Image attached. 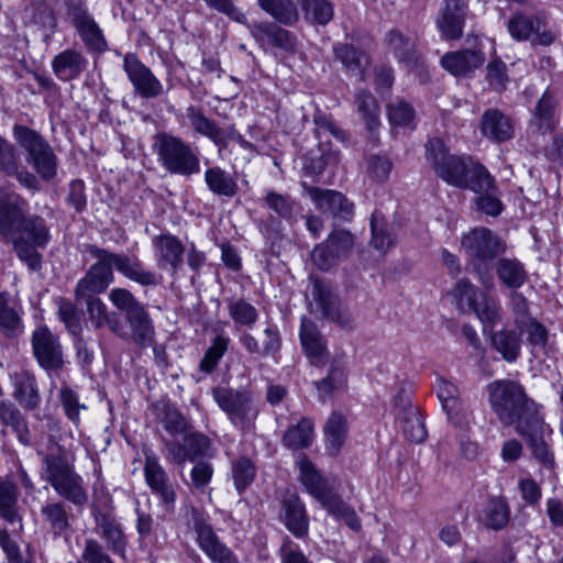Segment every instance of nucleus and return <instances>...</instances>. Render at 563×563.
<instances>
[{
	"label": "nucleus",
	"instance_id": "nucleus-1",
	"mask_svg": "<svg viewBox=\"0 0 563 563\" xmlns=\"http://www.w3.org/2000/svg\"><path fill=\"white\" fill-rule=\"evenodd\" d=\"M87 252L96 263L89 267L75 287L74 296L77 302L104 292L114 280L113 268L143 287H155L162 280L161 275L147 269L135 255L113 253L93 244L87 245Z\"/></svg>",
	"mask_w": 563,
	"mask_h": 563
},
{
	"label": "nucleus",
	"instance_id": "nucleus-2",
	"mask_svg": "<svg viewBox=\"0 0 563 563\" xmlns=\"http://www.w3.org/2000/svg\"><path fill=\"white\" fill-rule=\"evenodd\" d=\"M426 159L435 175L451 186L481 191L493 186V176L470 157L451 154L443 140L429 139L424 144Z\"/></svg>",
	"mask_w": 563,
	"mask_h": 563
},
{
	"label": "nucleus",
	"instance_id": "nucleus-3",
	"mask_svg": "<svg viewBox=\"0 0 563 563\" xmlns=\"http://www.w3.org/2000/svg\"><path fill=\"white\" fill-rule=\"evenodd\" d=\"M489 407L503 426L515 428L517 432L541 417L542 406L527 395L518 380L495 379L486 386Z\"/></svg>",
	"mask_w": 563,
	"mask_h": 563
},
{
	"label": "nucleus",
	"instance_id": "nucleus-4",
	"mask_svg": "<svg viewBox=\"0 0 563 563\" xmlns=\"http://www.w3.org/2000/svg\"><path fill=\"white\" fill-rule=\"evenodd\" d=\"M41 476L60 497L75 506L82 507L88 503L89 497L84 479L75 472L62 446L51 448L44 454Z\"/></svg>",
	"mask_w": 563,
	"mask_h": 563
},
{
	"label": "nucleus",
	"instance_id": "nucleus-5",
	"mask_svg": "<svg viewBox=\"0 0 563 563\" xmlns=\"http://www.w3.org/2000/svg\"><path fill=\"white\" fill-rule=\"evenodd\" d=\"M462 250L485 287L493 286L490 271L495 258L506 252V242L490 229L477 227L463 235Z\"/></svg>",
	"mask_w": 563,
	"mask_h": 563
},
{
	"label": "nucleus",
	"instance_id": "nucleus-6",
	"mask_svg": "<svg viewBox=\"0 0 563 563\" xmlns=\"http://www.w3.org/2000/svg\"><path fill=\"white\" fill-rule=\"evenodd\" d=\"M18 258L31 271L42 268V255L37 249H45L51 241V230L44 218L38 214L26 216L10 238Z\"/></svg>",
	"mask_w": 563,
	"mask_h": 563
},
{
	"label": "nucleus",
	"instance_id": "nucleus-7",
	"mask_svg": "<svg viewBox=\"0 0 563 563\" xmlns=\"http://www.w3.org/2000/svg\"><path fill=\"white\" fill-rule=\"evenodd\" d=\"M13 137L25 153V161L44 180L53 179L57 174V156L48 141L36 130L15 124Z\"/></svg>",
	"mask_w": 563,
	"mask_h": 563
},
{
	"label": "nucleus",
	"instance_id": "nucleus-8",
	"mask_svg": "<svg viewBox=\"0 0 563 563\" xmlns=\"http://www.w3.org/2000/svg\"><path fill=\"white\" fill-rule=\"evenodd\" d=\"M154 148L167 172L181 176L199 173L200 161L196 150L180 137L166 132L158 133L155 135Z\"/></svg>",
	"mask_w": 563,
	"mask_h": 563
},
{
	"label": "nucleus",
	"instance_id": "nucleus-9",
	"mask_svg": "<svg viewBox=\"0 0 563 563\" xmlns=\"http://www.w3.org/2000/svg\"><path fill=\"white\" fill-rule=\"evenodd\" d=\"M188 526L196 534V542L201 552L212 563H240L238 555L216 533L202 510L189 509Z\"/></svg>",
	"mask_w": 563,
	"mask_h": 563
},
{
	"label": "nucleus",
	"instance_id": "nucleus-10",
	"mask_svg": "<svg viewBox=\"0 0 563 563\" xmlns=\"http://www.w3.org/2000/svg\"><path fill=\"white\" fill-rule=\"evenodd\" d=\"M212 397L218 406L228 415L233 424L247 428L257 416L252 393L245 388H212Z\"/></svg>",
	"mask_w": 563,
	"mask_h": 563
},
{
	"label": "nucleus",
	"instance_id": "nucleus-11",
	"mask_svg": "<svg viewBox=\"0 0 563 563\" xmlns=\"http://www.w3.org/2000/svg\"><path fill=\"white\" fill-rule=\"evenodd\" d=\"M67 14L88 51L97 53L107 51L108 44L103 32L89 13L84 2H68Z\"/></svg>",
	"mask_w": 563,
	"mask_h": 563
},
{
	"label": "nucleus",
	"instance_id": "nucleus-12",
	"mask_svg": "<svg viewBox=\"0 0 563 563\" xmlns=\"http://www.w3.org/2000/svg\"><path fill=\"white\" fill-rule=\"evenodd\" d=\"M32 350L38 365L45 371H59L64 366L63 347L57 335L47 327L36 328L31 338Z\"/></svg>",
	"mask_w": 563,
	"mask_h": 563
},
{
	"label": "nucleus",
	"instance_id": "nucleus-13",
	"mask_svg": "<svg viewBox=\"0 0 563 563\" xmlns=\"http://www.w3.org/2000/svg\"><path fill=\"white\" fill-rule=\"evenodd\" d=\"M123 69L134 88V92L141 98L154 99L164 93L161 80L135 54L124 56Z\"/></svg>",
	"mask_w": 563,
	"mask_h": 563
},
{
	"label": "nucleus",
	"instance_id": "nucleus-14",
	"mask_svg": "<svg viewBox=\"0 0 563 563\" xmlns=\"http://www.w3.org/2000/svg\"><path fill=\"white\" fill-rule=\"evenodd\" d=\"M299 481L306 490L325 508L339 495L333 483L323 477L307 455L297 461Z\"/></svg>",
	"mask_w": 563,
	"mask_h": 563
},
{
	"label": "nucleus",
	"instance_id": "nucleus-15",
	"mask_svg": "<svg viewBox=\"0 0 563 563\" xmlns=\"http://www.w3.org/2000/svg\"><path fill=\"white\" fill-rule=\"evenodd\" d=\"M299 481L306 490L325 508L339 495L333 483L323 477L307 455L297 461Z\"/></svg>",
	"mask_w": 563,
	"mask_h": 563
},
{
	"label": "nucleus",
	"instance_id": "nucleus-16",
	"mask_svg": "<svg viewBox=\"0 0 563 563\" xmlns=\"http://www.w3.org/2000/svg\"><path fill=\"white\" fill-rule=\"evenodd\" d=\"M299 481L306 490L325 508L339 495L333 483L323 477L307 455L297 461Z\"/></svg>",
	"mask_w": 563,
	"mask_h": 563
},
{
	"label": "nucleus",
	"instance_id": "nucleus-17",
	"mask_svg": "<svg viewBox=\"0 0 563 563\" xmlns=\"http://www.w3.org/2000/svg\"><path fill=\"white\" fill-rule=\"evenodd\" d=\"M97 534L104 541L109 551L122 559L126 558L128 538L122 525L110 510L92 509Z\"/></svg>",
	"mask_w": 563,
	"mask_h": 563
},
{
	"label": "nucleus",
	"instance_id": "nucleus-18",
	"mask_svg": "<svg viewBox=\"0 0 563 563\" xmlns=\"http://www.w3.org/2000/svg\"><path fill=\"white\" fill-rule=\"evenodd\" d=\"M305 190L321 212L342 221L352 219L354 206L343 194L313 186H305Z\"/></svg>",
	"mask_w": 563,
	"mask_h": 563
},
{
	"label": "nucleus",
	"instance_id": "nucleus-19",
	"mask_svg": "<svg viewBox=\"0 0 563 563\" xmlns=\"http://www.w3.org/2000/svg\"><path fill=\"white\" fill-rule=\"evenodd\" d=\"M144 477L147 486L161 503L167 508H173L176 501V493L165 468L158 457L153 453H145Z\"/></svg>",
	"mask_w": 563,
	"mask_h": 563
},
{
	"label": "nucleus",
	"instance_id": "nucleus-20",
	"mask_svg": "<svg viewBox=\"0 0 563 563\" xmlns=\"http://www.w3.org/2000/svg\"><path fill=\"white\" fill-rule=\"evenodd\" d=\"M507 26L510 35L517 41H527L534 35L533 44L548 46L555 40V35L545 27L539 16L518 13L508 21Z\"/></svg>",
	"mask_w": 563,
	"mask_h": 563
},
{
	"label": "nucleus",
	"instance_id": "nucleus-21",
	"mask_svg": "<svg viewBox=\"0 0 563 563\" xmlns=\"http://www.w3.org/2000/svg\"><path fill=\"white\" fill-rule=\"evenodd\" d=\"M156 265L162 271L176 273L184 263L185 245L170 233L156 235L152 239Z\"/></svg>",
	"mask_w": 563,
	"mask_h": 563
},
{
	"label": "nucleus",
	"instance_id": "nucleus-22",
	"mask_svg": "<svg viewBox=\"0 0 563 563\" xmlns=\"http://www.w3.org/2000/svg\"><path fill=\"white\" fill-rule=\"evenodd\" d=\"M434 389L449 420L455 424L465 422L470 416V410L467 404L460 397L457 386L443 377H439Z\"/></svg>",
	"mask_w": 563,
	"mask_h": 563
},
{
	"label": "nucleus",
	"instance_id": "nucleus-23",
	"mask_svg": "<svg viewBox=\"0 0 563 563\" xmlns=\"http://www.w3.org/2000/svg\"><path fill=\"white\" fill-rule=\"evenodd\" d=\"M549 429V426L544 421L543 415L536 420L531 421L523 428L517 431V433L526 439L529 448L532 451L533 456L545 467H554V455L549 444L544 441V432Z\"/></svg>",
	"mask_w": 563,
	"mask_h": 563
},
{
	"label": "nucleus",
	"instance_id": "nucleus-24",
	"mask_svg": "<svg viewBox=\"0 0 563 563\" xmlns=\"http://www.w3.org/2000/svg\"><path fill=\"white\" fill-rule=\"evenodd\" d=\"M249 27L253 37L260 43L267 42L289 54H295L298 49L297 36L275 23L260 22L253 23Z\"/></svg>",
	"mask_w": 563,
	"mask_h": 563
},
{
	"label": "nucleus",
	"instance_id": "nucleus-25",
	"mask_svg": "<svg viewBox=\"0 0 563 563\" xmlns=\"http://www.w3.org/2000/svg\"><path fill=\"white\" fill-rule=\"evenodd\" d=\"M82 301L86 302L89 321L95 329L99 330L107 327L120 339L128 338V332L120 314L115 311H110L99 297L84 298Z\"/></svg>",
	"mask_w": 563,
	"mask_h": 563
},
{
	"label": "nucleus",
	"instance_id": "nucleus-26",
	"mask_svg": "<svg viewBox=\"0 0 563 563\" xmlns=\"http://www.w3.org/2000/svg\"><path fill=\"white\" fill-rule=\"evenodd\" d=\"M13 391L12 397L25 411H34L40 408L42 396L36 377L29 371L15 372L11 376Z\"/></svg>",
	"mask_w": 563,
	"mask_h": 563
},
{
	"label": "nucleus",
	"instance_id": "nucleus-27",
	"mask_svg": "<svg viewBox=\"0 0 563 563\" xmlns=\"http://www.w3.org/2000/svg\"><path fill=\"white\" fill-rule=\"evenodd\" d=\"M26 201L18 195H2L0 197V235L10 240L22 223L26 214Z\"/></svg>",
	"mask_w": 563,
	"mask_h": 563
},
{
	"label": "nucleus",
	"instance_id": "nucleus-28",
	"mask_svg": "<svg viewBox=\"0 0 563 563\" xmlns=\"http://www.w3.org/2000/svg\"><path fill=\"white\" fill-rule=\"evenodd\" d=\"M88 59L77 49L67 48L57 54L52 60V69L62 81L77 79L87 69Z\"/></svg>",
	"mask_w": 563,
	"mask_h": 563
},
{
	"label": "nucleus",
	"instance_id": "nucleus-29",
	"mask_svg": "<svg viewBox=\"0 0 563 563\" xmlns=\"http://www.w3.org/2000/svg\"><path fill=\"white\" fill-rule=\"evenodd\" d=\"M483 135L495 142H506L514 137L515 128L509 117L498 109H488L482 115Z\"/></svg>",
	"mask_w": 563,
	"mask_h": 563
},
{
	"label": "nucleus",
	"instance_id": "nucleus-30",
	"mask_svg": "<svg viewBox=\"0 0 563 563\" xmlns=\"http://www.w3.org/2000/svg\"><path fill=\"white\" fill-rule=\"evenodd\" d=\"M489 341L492 349L497 352L504 361L515 363L519 358L522 339L517 328L510 329L505 327L500 330L493 331Z\"/></svg>",
	"mask_w": 563,
	"mask_h": 563
},
{
	"label": "nucleus",
	"instance_id": "nucleus-31",
	"mask_svg": "<svg viewBox=\"0 0 563 563\" xmlns=\"http://www.w3.org/2000/svg\"><path fill=\"white\" fill-rule=\"evenodd\" d=\"M0 423L10 428L22 445H31L32 435L27 420L21 410L8 399L0 401Z\"/></svg>",
	"mask_w": 563,
	"mask_h": 563
},
{
	"label": "nucleus",
	"instance_id": "nucleus-32",
	"mask_svg": "<svg viewBox=\"0 0 563 563\" xmlns=\"http://www.w3.org/2000/svg\"><path fill=\"white\" fill-rule=\"evenodd\" d=\"M485 58L482 52L463 49L445 54L441 65L455 76H466L478 68Z\"/></svg>",
	"mask_w": 563,
	"mask_h": 563
},
{
	"label": "nucleus",
	"instance_id": "nucleus-33",
	"mask_svg": "<svg viewBox=\"0 0 563 563\" xmlns=\"http://www.w3.org/2000/svg\"><path fill=\"white\" fill-rule=\"evenodd\" d=\"M125 320L130 327V331H126L128 338L125 340H131L141 347H147L154 343L155 329L145 307L134 313H130Z\"/></svg>",
	"mask_w": 563,
	"mask_h": 563
},
{
	"label": "nucleus",
	"instance_id": "nucleus-34",
	"mask_svg": "<svg viewBox=\"0 0 563 563\" xmlns=\"http://www.w3.org/2000/svg\"><path fill=\"white\" fill-rule=\"evenodd\" d=\"M283 509L287 529L296 538L306 537L309 529V518L300 498L297 495L288 496L283 503Z\"/></svg>",
	"mask_w": 563,
	"mask_h": 563
},
{
	"label": "nucleus",
	"instance_id": "nucleus-35",
	"mask_svg": "<svg viewBox=\"0 0 563 563\" xmlns=\"http://www.w3.org/2000/svg\"><path fill=\"white\" fill-rule=\"evenodd\" d=\"M466 2L464 0H445L442 18L439 26L448 38H459L462 35L466 15Z\"/></svg>",
	"mask_w": 563,
	"mask_h": 563
},
{
	"label": "nucleus",
	"instance_id": "nucleus-36",
	"mask_svg": "<svg viewBox=\"0 0 563 563\" xmlns=\"http://www.w3.org/2000/svg\"><path fill=\"white\" fill-rule=\"evenodd\" d=\"M302 347L314 365H319L325 354V342L313 321L303 318L300 328Z\"/></svg>",
	"mask_w": 563,
	"mask_h": 563
},
{
	"label": "nucleus",
	"instance_id": "nucleus-37",
	"mask_svg": "<svg viewBox=\"0 0 563 563\" xmlns=\"http://www.w3.org/2000/svg\"><path fill=\"white\" fill-rule=\"evenodd\" d=\"M314 439L313 421L301 418L296 424H291L284 432L282 443L289 450L297 451L309 448Z\"/></svg>",
	"mask_w": 563,
	"mask_h": 563
},
{
	"label": "nucleus",
	"instance_id": "nucleus-38",
	"mask_svg": "<svg viewBox=\"0 0 563 563\" xmlns=\"http://www.w3.org/2000/svg\"><path fill=\"white\" fill-rule=\"evenodd\" d=\"M555 108L556 101L554 96L549 90H545L534 107L530 120L531 125L536 126L543 134L552 132L556 126L554 119Z\"/></svg>",
	"mask_w": 563,
	"mask_h": 563
},
{
	"label": "nucleus",
	"instance_id": "nucleus-39",
	"mask_svg": "<svg viewBox=\"0 0 563 563\" xmlns=\"http://www.w3.org/2000/svg\"><path fill=\"white\" fill-rule=\"evenodd\" d=\"M205 181L208 189L217 196L232 198L239 191L236 178L219 166L206 169Z\"/></svg>",
	"mask_w": 563,
	"mask_h": 563
},
{
	"label": "nucleus",
	"instance_id": "nucleus-40",
	"mask_svg": "<svg viewBox=\"0 0 563 563\" xmlns=\"http://www.w3.org/2000/svg\"><path fill=\"white\" fill-rule=\"evenodd\" d=\"M499 282L511 289H518L528 280L525 265L517 258L501 257L496 264Z\"/></svg>",
	"mask_w": 563,
	"mask_h": 563
},
{
	"label": "nucleus",
	"instance_id": "nucleus-41",
	"mask_svg": "<svg viewBox=\"0 0 563 563\" xmlns=\"http://www.w3.org/2000/svg\"><path fill=\"white\" fill-rule=\"evenodd\" d=\"M19 490L15 484L0 482V517L8 523L19 525V531L23 529L22 517L18 507Z\"/></svg>",
	"mask_w": 563,
	"mask_h": 563
},
{
	"label": "nucleus",
	"instance_id": "nucleus-42",
	"mask_svg": "<svg viewBox=\"0 0 563 563\" xmlns=\"http://www.w3.org/2000/svg\"><path fill=\"white\" fill-rule=\"evenodd\" d=\"M385 43L400 63L413 66L418 62L415 41L398 30H390L385 37Z\"/></svg>",
	"mask_w": 563,
	"mask_h": 563
},
{
	"label": "nucleus",
	"instance_id": "nucleus-43",
	"mask_svg": "<svg viewBox=\"0 0 563 563\" xmlns=\"http://www.w3.org/2000/svg\"><path fill=\"white\" fill-rule=\"evenodd\" d=\"M21 311L12 300L9 292H0V331L7 336H14L22 332Z\"/></svg>",
	"mask_w": 563,
	"mask_h": 563
},
{
	"label": "nucleus",
	"instance_id": "nucleus-44",
	"mask_svg": "<svg viewBox=\"0 0 563 563\" xmlns=\"http://www.w3.org/2000/svg\"><path fill=\"white\" fill-rule=\"evenodd\" d=\"M41 515L55 537L62 536L70 529V514L62 501L44 504L41 508Z\"/></svg>",
	"mask_w": 563,
	"mask_h": 563
},
{
	"label": "nucleus",
	"instance_id": "nucleus-45",
	"mask_svg": "<svg viewBox=\"0 0 563 563\" xmlns=\"http://www.w3.org/2000/svg\"><path fill=\"white\" fill-rule=\"evenodd\" d=\"M323 431L327 450L331 455H336L347 435L346 418L340 412H332L324 424Z\"/></svg>",
	"mask_w": 563,
	"mask_h": 563
},
{
	"label": "nucleus",
	"instance_id": "nucleus-46",
	"mask_svg": "<svg viewBox=\"0 0 563 563\" xmlns=\"http://www.w3.org/2000/svg\"><path fill=\"white\" fill-rule=\"evenodd\" d=\"M185 115L196 133L208 137L214 145L221 143L222 128L207 118L200 108L189 106Z\"/></svg>",
	"mask_w": 563,
	"mask_h": 563
},
{
	"label": "nucleus",
	"instance_id": "nucleus-47",
	"mask_svg": "<svg viewBox=\"0 0 563 563\" xmlns=\"http://www.w3.org/2000/svg\"><path fill=\"white\" fill-rule=\"evenodd\" d=\"M305 20L313 25H327L334 16L333 4L329 0H299Z\"/></svg>",
	"mask_w": 563,
	"mask_h": 563
},
{
	"label": "nucleus",
	"instance_id": "nucleus-48",
	"mask_svg": "<svg viewBox=\"0 0 563 563\" xmlns=\"http://www.w3.org/2000/svg\"><path fill=\"white\" fill-rule=\"evenodd\" d=\"M456 308L462 312L473 311L483 294L467 279L456 282L450 291Z\"/></svg>",
	"mask_w": 563,
	"mask_h": 563
},
{
	"label": "nucleus",
	"instance_id": "nucleus-49",
	"mask_svg": "<svg viewBox=\"0 0 563 563\" xmlns=\"http://www.w3.org/2000/svg\"><path fill=\"white\" fill-rule=\"evenodd\" d=\"M258 4L282 24L292 25L299 19L297 8L291 0H258Z\"/></svg>",
	"mask_w": 563,
	"mask_h": 563
},
{
	"label": "nucleus",
	"instance_id": "nucleus-50",
	"mask_svg": "<svg viewBox=\"0 0 563 563\" xmlns=\"http://www.w3.org/2000/svg\"><path fill=\"white\" fill-rule=\"evenodd\" d=\"M357 111L362 114L363 121L368 131H375L379 124V106L375 97L365 90H358L355 95Z\"/></svg>",
	"mask_w": 563,
	"mask_h": 563
},
{
	"label": "nucleus",
	"instance_id": "nucleus-51",
	"mask_svg": "<svg viewBox=\"0 0 563 563\" xmlns=\"http://www.w3.org/2000/svg\"><path fill=\"white\" fill-rule=\"evenodd\" d=\"M345 383V365L342 361L334 360L329 368L328 375L319 382H314L316 388L322 401L335 389L341 388Z\"/></svg>",
	"mask_w": 563,
	"mask_h": 563
},
{
	"label": "nucleus",
	"instance_id": "nucleus-52",
	"mask_svg": "<svg viewBox=\"0 0 563 563\" xmlns=\"http://www.w3.org/2000/svg\"><path fill=\"white\" fill-rule=\"evenodd\" d=\"M520 336L526 335V341L532 354L544 351L548 344L549 332L547 328L536 318L528 320L517 328Z\"/></svg>",
	"mask_w": 563,
	"mask_h": 563
},
{
	"label": "nucleus",
	"instance_id": "nucleus-53",
	"mask_svg": "<svg viewBox=\"0 0 563 563\" xmlns=\"http://www.w3.org/2000/svg\"><path fill=\"white\" fill-rule=\"evenodd\" d=\"M228 311L236 327L242 325L252 329L258 319L257 309L242 298L236 300L230 299L228 301Z\"/></svg>",
	"mask_w": 563,
	"mask_h": 563
},
{
	"label": "nucleus",
	"instance_id": "nucleus-54",
	"mask_svg": "<svg viewBox=\"0 0 563 563\" xmlns=\"http://www.w3.org/2000/svg\"><path fill=\"white\" fill-rule=\"evenodd\" d=\"M473 312L482 321L484 329H493L503 320V308L497 298L482 296Z\"/></svg>",
	"mask_w": 563,
	"mask_h": 563
},
{
	"label": "nucleus",
	"instance_id": "nucleus-55",
	"mask_svg": "<svg viewBox=\"0 0 563 563\" xmlns=\"http://www.w3.org/2000/svg\"><path fill=\"white\" fill-rule=\"evenodd\" d=\"M510 510L504 498L490 499L484 510V523L493 530L503 529L509 521Z\"/></svg>",
	"mask_w": 563,
	"mask_h": 563
},
{
	"label": "nucleus",
	"instance_id": "nucleus-56",
	"mask_svg": "<svg viewBox=\"0 0 563 563\" xmlns=\"http://www.w3.org/2000/svg\"><path fill=\"white\" fill-rule=\"evenodd\" d=\"M333 52L347 70L362 75L364 64L367 63V58L362 51L350 44L338 43L333 46Z\"/></svg>",
	"mask_w": 563,
	"mask_h": 563
},
{
	"label": "nucleus",
	"instance_id": "nucleus-57",
	"mask_svg": "<svg viewBox=\"0 0 563 563\" xmlns=\"http://www.w3.org/2000/svg\"><path fill=\"white\" fill-rule=\"evenodd\" d=\"M310 282L311 296L323 317H325L340 302L339 298L333 294L330 284L325 280L310 277Z\"/></svg>",
	"mask_w": 563,
	"mask_h": 563
},
{
	"label": "nucleus",
	"instance_id": "nucleus-58",
	"mask_svg": "<svg viewBox=\"0 0 563 563\" xmlns=\"http://www.w3.org/2000/svg\"><path fill=\"white\" fill-rule=\"evenodd\" d=\"M230 339L223 334H218L211 342V345L207 349L203 357L199 363V369L205 374L212 373L220 360L228 351Z\"/></svg>",
	"mask_w": 563,
	"mask_h": 563
},
{
	"label": "nucleus",
	"instance_id": "nucleus-59",
	"mask_svg": "<svg viewBox=\"0 0 563 563\" xmlns=\"http://www.w3.org/2000/svg\"><path fill=\"white\" fill-rule=\"evenodd\" d=\"M161 421L164 429L173 437L186 434L191 426L187 418L175 407L164 404Z\"/></svg>",
	"mask_w": 563,
	"mask_h": 563
},
{
	"label": "nucleus",
	"instance_id": "nucleus-60",
	"mask_svg": "<svg viewBox=\"0 0 563 563\" xmlns=\"http://www.w3.org/2000/svg\"><path fill=\"white\" fill-rule=\"evenodd\" d=\"M478 196L475 198L474 203L476 209L487 216L497 217L501 213L504 205L500 201L493 179V186L481 191H475Z\"/></svg>",
	"mask_w": 563,
	"mask_h": 563
},
{
	"label": "nucleus",
	"instance_id": "nucleus-61",
	"mask_svg": "<svg viewBox=\"0 0 563 563\" xmlns=\"http://www.w3.org/2000/svg\"><path fill=\"white\" fill-rule=\"evenodd\" d=\"M255 465L247 457H240L232 464V478L236 490L243 493L254 481Z\"/></svg>",
	"mask_w": 563,
	"mask_h": 563
},
{
	"label": "nucleus",
	"instance_id": "nucleus-62",
	"mask_svg": "<svg viewBox=\"0 0 563 563\" xmlns=\"http://www.w3.org/2000/svg\"><path fill=\"white\" fill-rule=\"evenodd\" d=\"M109 300L119 311L125 314V318L144 307L129 289L121 287L110 290Z\"/></svg>",
	"mask_w": 563,
	"mask_h": 563
},
{
	"label": "nucleus",
	"instance_id": "nucleus-63",
	"mask_svg": "<svg viewBox=\"0 0 563 563\" xmlns=\"http://www.w3.org/2000/svg\"><path fill=\"white\" fill-rule=\"evenodd\" d=\"M406 439L415 443H421L427 438V430L419 410H411V416L399 420Z\"/></svg>",
	"mask_w": 563,
	"mask_h": 563
},
{
	"label": "nucleus",
	"instance_id": "nucleus-64",
	"mask_svg": "<svg viewBox=\"0 0 563 563\" xmlns=\"http://www.w3.org/2000/svg\"><path fill=\"white\" fill-rule=\"evenodd\" d=\"M56 302L59 320L65 324L73 336H77L81 333V322L77 308L70 300L65 298H58Z\"/></svg>",
	"mask_w": 563,
	"mask_h": 563
}]
</instances>
